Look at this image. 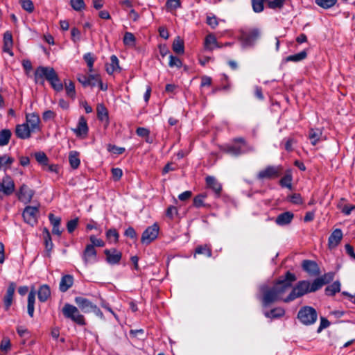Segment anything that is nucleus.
<instances>
[{
  "label": "nucleus",
  "mask_w": 355,
  "mask_h": 355,
  "mask_svg": "<svg viewBox=\"0 0 355 355\" xmlns=\"http://www.w3.org/2000/svg\"><path fill=\"white\" fill-rule=\"evenodd\" d=\"M294 218V214L291 211H285L279 214L276 219L275 223L279 226H284L291 223Z\"/></svg>",
  "instance_id": "20"
},
{
  "label": "nucleus",
  "mask_w": 355,
  "mask_h": 355,
  "mask_svg": "<svg viewBox=\"0 0 355 355\" xmlns=\"http://www.w3.org/2000/svg\"><path fill=\"white\" fill-rule=\"evenodd\" d=\"M15 132L17 138L26 139L31 137L33 131L29 128L28 123H24L16 125Z\"/></svg>",
  "instance_id": "17"
},
{
  "label": "nucleus",
  "mask_w": 355,
  "mask_h": 355,
  "mask_svg": "<svg viewBox=\"0 0 355 355\" xmlns=\"http://www.w3.org/2000/svg\"><path fill=\"white\" fill-rule=\"evenodd\" d=\"M108 151L116 154V155H121L125 152V148L123 147H118L115 145H111L109 144L107 146Z\"/></svg>",
  "instance_id": "57"
},
{
  "label": "nucleus",
  "mask_w": 355,
  "mask_h": 355,
  "mask_svg": "<svg viewBox=\"0 0 355 355\" xmlns=\"http://www.w3.org/2000/svg\"><path fill=\"white\" fill-rule=\"evenodd\" d=\"M0 349L1 350L6 352L10 349V341L8 338L6 337L3 338L1 342Z\"/></svg>",
  "instance_id": "60"
},
{
  "label": "nucleus",
  "mask_w": 355,
  "mask_h": 355,
  "mask_svg": "<svg viewBox=\"0 0 355 355\" xmlns=\"http://www.w3.org/2000/svg\"><path fill=\"white\" fill-rule=\"evenodd\" d=\"M44 78L49 82L55 91L61 92L63 89V85L53 68L40 66L36 69L35 71V83L43 85Z\"/></svg>",
  "instance_id": "2"
},
{
  "label": "nucleus",
  "mask_w": 355,
  "mask_h": 355,
  "mask_svg": "<svg viewBox=\"0 0 355 355\" xmlns=\"http://www.w3.org/2000/svg\"><path fill=\"white\" fill-rule=\"evenodd\" d=\"M46 234L44 236V244H45V254L48 257H51V252L53 248V243L51 240V237L49 232L45 229Z\"/></svg>",
  "instance_id": "31"
},
{
  "label": "nucleus",
  "mask_w": 355,
  "mask_h": 355,
  "mask_svg": "<svg viewBox=\"0 0 355 355\" xmlns=\"http://www.w3.org/2000/svg\"><path fill=\"white\" fill-rule=\"evenodd\" d=\"M15 189V182L12 178L8 175L5 176L0 182V198L2 199L4 196L12 194Z\"/></svg>",
  "instance_id": "9"
},
{
  "label": "nucleus",
  "mask_w": 355,
  "mask_h": 355,
  "mask_svg": "<svg viewBox=\"0 0 355 355\" xmlns=\"http://www.w3.org/2000/svg\"><path fill=\"white\" fill-rule=\"evenodd\" d=\"M71 40L74 42H77L80 39V31L76 27H73L71 30Z\"/></svg>",
  "instance_id": "61"
},
{
  "label": "nucleus",
  "mask_w": 355,
  "mask_h": 355,
  "mask_svg": "<svg viewBox=\"0 0 355 355\" xmlns=\"http://www.w3.org/2000/svg\"><path fill=\"white\" fill-rule=\"evenodd\" d=\"M207 187L213 190L216 196L218 198L222 191V185L213 176H207L205 178Z\"/></svg>",
  "instance_id": "19"
},
{
  "label": "nucleus",
  "mask_w": 355,
  "mask_h": 355,
  "mask_svg": "<svg viewBox=\"0 0 355 355\" xmlns=\"http://www.w3.org/2000/svg\"><path fill=\"white\" fill-rule=\"evenodd\" d=\"M78 218H76L67 222V229L69 233H72L76 229L78 225Z\"/></svg>",
  "instance_id": "56"
},
{
  "label": "nucleus",
  "mask_w": 355,
  "mask_h": 355,
  "mask_svg": "<svg viewBox=\"0 0 355 355\" xmlns=\"http://www.w3.org/2000/svg\"><path fill=\"white\" fill-rule=\"evenodd\" d=\"M51 296L50 287L47 284L42 285L37 291L38 300L40 302H45Z\"/></svg>",
  "instance_id": "25"
},
{
  "label": "nucleus",
  "mask_w": 355,
  "mask_h": 355,
  "mask_svg": "<svg viewBox=\"0 0 355 355\" xmlns=\"http://www.w3.org/2000/svg\"><path fill=\"white\" fill-rule=\"evenodd\" d=\"M217 40L214 34H209L205 40V49L209 51H213L214 48H217Z\"/></svg>",
  "instance_id": "29"
},
{
  "label": "nucleus",
  "mask_w": 355,
  "mask_h": 355,
  "mask_svg": "<svg viewBox=\"0 0 355 355\" xmlns=\"http://www.w3.org/2000/svg\"><path fill=\"white\" fill-rule=\"evenodd\" d=\"M207 197V193L204 192L196 196L193 200V205L196 208L209 207L210 205L205 204L204 200Z\"/></svg>",
  "instance_id": "30"
},
{
  "label": "nucleus",
  "mask_w": 355,
  "mask_h": 355,
  "mask_svg": "<svg viewBox=\"0 0 355 355\" xmlns=\"http://www.w3.org/2000/svg\"><path fill=\"white\" fill-rule=\"evenodd\" d=\"M78 80L83 85L84 87L91 86L94 87L95 83H92V80H99L98 75H93L91 74L89 76H86L84 74H78Z\"/></svg>",
  "instance_id": "21"
},
{
  "label": "nucleus",
  "mask_w": 355,
  "mask_h": 355,
  "mask_svg": "<svg viewBox=\"0 0 355 355\" xmlns=\"http://www.w3.org/2000/svg\"><path fill=\"white\" fill-rule=\"evenodd\" d=\"M106 236L110 242L117 243L119 235L116 229H110L106 232Z\"/></svg>",
  "instance_id": "50"
},
{
  "label": "nucleus",
  "mask_w": 355,
  "mask_h": 355,
  "mask_svg": "<svg viewBox=\"0 0 355 355\" xmlns=\"http://www.w3.org/2000/svg\"><path fill=\"white\" fill-rule=\"evenodd\" d=\"M302 267L311 277H316L320 274L319 266L314 261L304 260Z\"/></svg>",
  "instance_id": "13"
},
{
  "label": "nucleus",
  "mask_w": 355,
  "mask_h": 355,
  "mask_svg": "<svg viewBox=\"0 0 355 355\" xmlns=\"http://www.w3.org/2000/svg\"><path fill=\"white\" fill-rule=\"evenodd\" d=\"M159 227L157 223H154L148 227L143 232L141 242L143 244L148 245L153 241L158 236Z\"/></svg>",
  "instance_id": "8"
},
{
  "label": "nucleus",
  "mask_w": 355,
  "mask_h": 355,
  "mask_svg": "<svg viewBox=\"0 0 355 355\" xmlns=\"http://www.w3.org/2000/svg\"><path fill=\"white\" fill-rule=\"evenodd\" d=\"M12 133L9 129H3L0 131V146H4L9 143Z\"/></svg>",
  "instance_id": "39"
},
{
  "label": "nucleus",
  "mask_w": 355,
  "mask_h": 355,
  "mask_svg": "<svg viewBox=\"0 0 355 355\" xmlns=\"http://www.w3.org/2000/svg\"><path fill=\"white\" fill-rule=\"evenodd\" d=\"M334 278L332 273H327L313 280L312 284L309 281L302 280L297 283L288 295L284 298V294L292 288L293 283L296 280L295 274L288 271L284 277H281L272 287H263L262 304L268 306L270 304L282 300L290 302L306 293L315 292L320 289L324 284Z\"/></svg>",
  "instance_id": "1"
},
{
  "label": "nucleus",
  "mask_w": 355,
  "mask_h": 355,
  "mask_svg": "<svg viewBox=\"0 0 355 355\" xmlns=\"http://www.w3.org/2000/svg\"><path fill=\"white\" fill-rule=\"evenodd\" d=\"M69 162L72 168H78L80 164L79 153L74 150L71 151L69 155Z\"/></svg>",
  "instance_id": "34"
},
{
  "label": "nucleus",
  "mask_w": 355,
  "mask_h": 355,
  "mask_svg": "<svg viewBox=\"0 0 355 355\" xmlns=\"http://www.w3.org/2000/svg\"><path fill=\"white\" fill-rule=\"evenodd\" d=\"M75 302L85 313L91 312V310L94 305L91 301L83 297H76L75 298Z\"/></svg>",
  "instance_id": "22"
},
{
  "label": "nucleus",
  "mask_w": 355,
  "mask_h": 355,
  "mask_svg": "<svg viewBox=\"0 0 355 355\" xmlns=\"http://www.w3.org/2000/svg\"><path fill=\"white\" fill-rule=\"evenodd\" d=\"M73 277L72 275H63L60 282L59 289L61 292H66L73 286Z\"/></svg>",
  "instance_id": "23"
},
{
  "label": "nucleus",
  "mask_w": 355,
  "mask_h": 355,
  "mask_svg": "<svg viewBox=\"0 0 355 355\" xmlns=\"http://www.w3.org/2000/svg\"><path fill=\"white\" fill-rule=\"evenodd\" d=\"M166 9L173 12L176 10L178 8L181 7V1L180 0H167L166 2Z\"/></svg>",
  "instance_id": "48"
},
{
  "label": "nucleus",
  "mask_w": 355,
  "mask_h": 355,
  "mask_svg": "<svg viewBox=\"0 0 355 355\" xmlns=\"http://www.w3.org/2000/svg\"><path fill=\"white\" fill-rule=\"evenodd\" d=\"M70 5L76 11H81L85 7L84 0H70Z\"/></svg>",
  "instance_id": "53"
},
{
  "label": "nucleus",
  "mask_w": 355,
  "mask_h": 355,
  "mask_svg": "<svg viewBox=\"0 0 355 355\" xmlns=\"http://www.w3.org/2000/svg\"><path fill=\"white\" fill-rule=\"evenodd\" d=\"M74 132L77 135H87L88 132V126L86 119L81 116L79 119L78 126L74 129Z\"/></svg>",
  "instance_id": "28"
},
{
  "label": "nucleus",
  "mask_w": 355,
  "mask_h": 355,
  "mask_svg": "<svg viewBox=\"0 0 355 355\" xmlns=\"http://www.w3.org/2000/svg\"><path fill=\"white\" fill-rule=\"evenodd\" d=\"M34 194L35 191L25 184H23L16 193L18 200L25 204L31 201Z\"/></svg>",
  "instance_id": "11"
},
{
  "label": "nucleus",
  "mask_w": 355,
  "mask_h": 355,
  "mask_svg": "<svg viewBox=\"0 0 355 355\" xmlns=\"http://www.w3.org/2000/svg\"><path fill=\"white\" fill-rule=\"evenodd\" d=\"M36 291L32 289L28 295V304L27 311L28 315L32 318L35 311V301Z\"/></svg>",
  "instance_id": "26"
},
{
  "label": "nucleus",
  "mask_w": 355,
  "mask_h": 355,
  "mask_svg": "<svg viewBox=\"0 0 355 355\" xmlns=\"http://www.w3.org/2000/svg\"><path fill=\"white\" fill-rule=\"evenodd\" d=\"M297 318L303 324L311 325L316 322L318 314L313 307L304 306L298 311Z\"/></svg>",
  "instance_id": "7"
},
{
  "label": "nucleus",
  "mask_w": 355,
  "mask_h": 355,
  "mask_svg": "<svg viewBox=\"0 0 355 355\" xmlns=\"http://www.w3.org/2000/svg\"><path fill=\"white\" fill-rule=\"evenodd\" d=\"M82 259L85 266L97 262V252L92 245H86L82 254Z\"/></svg>",
  "instance_id": "10"
},
{
  "label": "nucleus",
  "mask_w": 355,
  "mask_h": 355,
  "mask_svg": "<svg viewBox=\"0 0 355 355\" xmlns=\"http://www.w3.org/2000/svg\"><path fill=\"white\" fill-rule=\"evenodd\" d=\"M28 123L29 128L33 132H39L41 130L40 128V119L37 114L31 113L26 115V123Z\"/></svg>",
  "instance_id": "14"
},
{
  "label": "nucleus",
  "mask_w": 355,
  "mask_h": 355,
  "mask_svg": "<svg viewBox=\"0 0 355 355\" xmlns=\"http://www.w3.org/2000/svg\"><path fill=\"white\" fill-rule=\"evenodd\" d=\"M178 214V209L174 206H170L167 208L166 215L171 219H173Z\"/></svg>",
  "instance_id": "63"
},
{
  "label": "nucleus",
  "mask_w": 355,
  "mask_h": 355,
  "mask_svg": "<svg viewBox=\"0 0 355 355\" xmlns=\"http://www.w3.org/2000/svg\"><path fill=\"white\" fill-rule=\"evenodd\" d=\"M136 133L139 137H148L150 135V130L144 127H139L136 130Z\"/></svg>",
  "instance_id": "59"
},
{
  "label": "nucleus",
  "mask_w": 355,
  "mask_h": 355,
  "mask_svg": "<svg viewBox=\"0 0 355 355\" xmlns=\"http://www.w3.org/2000/svg\"><path fill=\"white\" fill-rule=\"evenodd\" d=\"M284 6V2L281 0H272L268 1V7L272 9L281 8Z\"/></svg>",
  "instance_id": "64"
},
{
  "label": "nucleus",
  "mask_w": 355,
  "mask_h": 355,
  "mask_svg": "<svg viewBox=\"0 0 355 355\" xmlns=\"http://www.w3.org/2000/svg\"><path fill=\"white\" fill-rule=\"evenodd\" d=\"M268 1V0H252V6L254 12H261L263 10L264 3Z\"/></svg>",
  "instance_id": "49"
},
{
  "label": "nucleus",
  "mask_w": 355,
  "mask_h": 355,
  "mask_svg": "<svg viewBox=\"0 0 355 355\" xmlns=\"http://www.w3.org/2000/svg\"><path fill=\"white\" fill-rule=\"evenodd\" d=\"M13 45L12 35L10 31H6L3 34V51L9 53L10 55H13V53L11 50Z\"/></svg>",
  "instance_id": "24"
},
{
  "label": "nucleus",
  "mask_w": 355,
  "mask_h": 355,
  "mask_svg": "<svg viewBox=\"0 0 355 355\" xmlns=\"http://www.w3.org/2000/svg\"><path fill=\"white\" fill-rule=\"evenodd\" d=\"M338 208H339L340 209H341V211L345 214V215H349L352 212V211L353 209H355V206L354 205H343L341 202H340L338 204Z\"/></svg>",
  "instance_id": "54"
},
{
  "label": "nucleus",
  "mask_w": 355,
  "mask_h": 355,
  "mask_svg": "<svg viewBox=\"0 0 355 355\" xmlns=\"http://www.w3.org/2000/svg\"><path fill=\"white\" fill-rule=\"evenodd\" d=\"M173 50L178 54H183L184 52V42L180 37H177L173 43Z\"/></svg>",
  "instance_id": "38"
},
{
  "label": "nucleus",
  "mask_w": 355,
  "mask_h": 355,
  "mask_svg": "<svg viewBox=\"0 0 355 355\" xmlns=\"http://www.w3.org/2000/svg\"><path fill=\"white\" fill-rule=\"evenodd\" d=\"M66 94L68 96L74 98L76 96V90L74 83L71 80L64 82Z\"/></svg>",
  "instance_id": "46"
},
{
  "label": "nucleus",
  "mask_w": 355,
  "mask_h": 355,
  "mask_svg": "<svg viewBox=\"0 0 355 355\" xmlns=\"http://www.w3.org/2000/svg\"><path fill=\"white\" fill-rule=\"evenodd\" d=\"M260 30L253 28L248 30H241L239 40L243 49L250 48L254 46L260 37Z\"/></svg>",
  "instance_id": "3"
},
{
  "label": "nucleus",
  "mask_w": 355,
  "mask_h": 355,
  "mask_svg": "<svg viewBox=\"0 0 355 355\" xmlns=\"http://www.w3.org/2000/svg\"><path fill=\"white\" fill-rule=\"evenodd\" d=\"M14 161V158L7 155L0 156V170L3 169L6 171L7 168L10 167Z\"/></svg>",
  "instance_id": "37"
},
{
  "label": "nucleus",
  "mask_w": 355,
  "mask_h": 355,
  "mask_svg": "<svg viewBox=\"0 0 355 355\" xmlns=\"http://www.w3.org/2000/svg\"><path fill=\"white\" fill-rule=\"evenodd\" d=\"M83 59L87 63L88 67V69L89 72H92L94 71V63L95 62V58L92 53H87L83 55Z\"/></svg>",
  "instance_id": "47"
},
{
  "label": "nucleus",
  "mask_w": 355,
  "mask_h": 355,
  "mask_svg": "<svg viewBox=\"0 0 355 355\" xmlns=\"http://www.w3.org/2000/svg\"><path fill=\"white\" fill-rule=\"evenodd\" d=\"M307 56L306 51H302L295 55H291L286 58V62H300L305 59Z\"/></svg>",
  "instance_id": "45"
},
{
  "label": "nucleus",
  "mask_w": 355,
  "mask_h": 355,
  "mask_svg": "<svg viewBox=\"0 0 355 355\" xmlns=\"http://www.w3.org/2000/svg\"><path fill=\"white\" fill-rule=\"evenodd\" d=\"M21 6L22 8L29 13H31L34 10V4L31 0H20Z\"/></svg>",
  "instance_id": "52"
},
{
  "label": "nucleus",
  "mask_w": 355,
  "mask_h": 355,
  "mask_svg": "<svg viewBox=\"0 0 355 355\" xmlns=\"http://www.w3.org/2000/svg\"><path fill=\"white\" fill-rule=\"evenodd\" d=\"M106 256V261L109 264H118L122 257V253L115 248L106 249L104 250Z\"/></svg>",
  "instance_id": "15"
},
{
  "label": "nucleus",
  "mask_w": 355,
  "mask_h": 355,
  "mask_svg": "<svg viewBox=\"0 0 355 355\" xmlns=\"http://www.w3.org/2000/svg\"><path fill=\"white\" fill-rule=\"evenodd\" d=\"M123 44L130 47H134L136 44V38L130 32H125L123 39Z\"/></svg>",
  "instance_id": "40"
},
{
  "label": "nucleus",
  "mask_w": 355,
  "mask_h": 355,
  "mask_svg": "<svg viewBox=\"0 0 355 355\" xmlns=\"http://www.w3.org/2000/svg\"><path fill=\"white\" fill-rule=\"evenodd\" d=\"M207 24L213 29L216 28L218 25V21L216 16H207Z\"/></svg>",
  "instance_id": "58"
},
{
  "label": "nucleus",
  "mask_w": 355,
  "mask_h": 355,
  "mask_svg": "<svg viewBox=\"0 0 355 355\" xmlns=\"http://www.w3.org/2000/svg\"><path fill=\"white\" fill-rule=\"evenodd\" d=\"M322 132L319 129H311L309 130V137L312 145L315 146L320 140Z\"/></svg>",
  "instance_id": "41"
},
{
  "label": "nucleus",
  "mask_w": 355,
  "mask_h": 355,
  "mask_svg": "<svg viewBox=\"0 0 355 355\" xmlns=\"http://www.w3.org/2000/svg\"><path fill=\"white\" fill-rule=\"evenodd\" d=\"M36 161L42 166L48 165L49 158L44 152H37L34 155Z\"/></svg>",
  "instance_id": "44"
},
{
  "label": "nucleus",
  "mask_w": 355,
  "mask_h": 355,
  "mask_svg": "<svg viewBox=\"0 0 355 355\" xmlns=\"http://www.w3.org/2000/svg\"><path fill=\"white\" fill-rule=\"evenodd\" d=\"M283 166L282 165H268L257 174L259 180H275L282 175Z\"/></svg>",
  "instance_id": "6"
},
{
  "label": "nucleus",
  "mask_w": 355,
  "mask_h": 355,
  "mask_svg": "<svg viewBox=\"0 0 355 355\" xmlns=\"http://www.w3.org/2000/svg\"><path fill=\"white\" fill-rule=\"evenodd\" d=\"M119 69V59L115 55H112L110 57V63L106 66V71L109 74H112Z\"/></svg>",
  "instance_id": "35"
},
{
  "label": "nucleus",
  "mask_w": 355,
  "mask_h": 355,
  "mask_svg": "<svg viewBox=\"0 0 355 355\" xmlns=\"http://www.w3.org/2000/svg\"><path fill=\"white\" fill-rule=\"evenodd\" d=\"M340 291V283L338 281L333 282L331 284L326 287L325 294L329 296H334L336 293Z\"/></svg>",
  "instance_id": "36"
},
{
  "label": "nucleus",
  "mask_w": 355,
  "mask_h": 355,
  "mask_svg": "<svg viewBox=\"0 0 355 355\" xmlns=\"http://www.w3.org/2000/svg\"><path fill=\"white\" fill-rule=\"evenodd\" d=\"M204 254L207 257H211V248L208 245H198L195 250V254Z\"/></svg>",
  "instance_id": "42"
},
{
  "label": "nucleus",
  "mask_w": 355,
  "mask_h": 355,
  "mask_svg": "<svg viewBox=\"0 0 355 355\" xmlns=\"http://www.w3.org/2000/svg\"><path fill=\"white\" fill-rule=\"evenodd\" d=\"M337 1L338 0H315V4L324 9H329L334 7Z\"/></svg>",
  "instance_id": "43"
},
{
  "label": "nucleus",
  "mask_w": 355,
  "mask_h": 355,
  "mask_svg": "<svg viewBox=\"0 0 355 355\" xmlns=\"http://www.w3.org/2000/svg\"><path fill=\"white\" fill-rule=\"evenodd\" d=\"M343 238V232L340 229L334 230L328 239V245L330 249L335 248L340 243Z\"/></svg>",
  "instance_id": "18"
},
{
  "label": "nucleus",
  "mask_w": 355,
  "mask_h": 355,
  "mask_svg": "<svg viewBox=\"0 0 355 355\" xmlns=\"http://www.w3.org/2000/svg\"><path fill=\"white\" fill-rule=\"evenodd\" d=\"M38 212L39 209L37 207H26L22 214L24 221L33 226L37 223V214Z\"/></svg>",
  "instance_id": "12"
},
{
  "label": "nucleus",
  "mask_w": 355,
  "mask_h": 355,
  "mask_svg": "<svg viewBox=\"0 0 355 355\" xmlns=\"http://www.w3.org/2000/svg\"><path fill=\"white\" fill-rule=\"evenodd\" d=\"M182 62L180 58L176 56L171 55L169 56L168 66L171 68L176 67L178 69L181 68Z\"/></svg>",
  "instance_id": "51"
},
{
  "label": "nucleus",
  "mask_w": 355,
  "mask_h": 355,
  "mask_svg": "<svg viewBox=\"0 0 355 355\" xmlns=\"http://www.w3.org/2000/svg\"><path fill=\"white\" fill-rule=\"evenodd\" d=\"M233 141L235 144L227 145L225 148V151L230 154L238 156L254 150V147L248 145L243 137H236Z\"/></svg>",
  "instance_id": "4"
},
{
  "label": "nucleus",
  "mask_w": 355,
  "mask_h": 355,
  "mask_svg": "<svg viewBox=\"0 0 355 355\" xmlns=\"http://www.w3.org/2000/svg\"><path fill=\"white\" fill-rule=\"evenodd\" d=\"M62 312L64 318L70 319L77 324L80 326L86 324L84 315L80 314L76 306L67 303L62 307Z\"/></svg>",
  "instance_id": "5"
},
{
  "label": "nucleus",
  "mask_w": 355,
  "mask_h": 355,
  "mask_svg": "<svg viewBox=\"0 0 355 355\" xmlns=\"http://www.w3.org/2000/svg\"><path fill=\"white\" fill-rule=\"evenodd\" d=\"M16 288L15 282H10L8 286L6 295L3 297V306L5 310L8 311L11 306L13 301L14 294Z\"/></svg>",
  "instance_id": "16"
},
{
  "label": "nucleus",
  "mask_w": 355,
  "mask_h": 355,
  "mask_svg": "<svg viewBox=\"0 0 355 355\" xmlns=\"http://www.w3.org/2000/svg\"><path fill=\"white\" fill-rule=\"evenodd\" d=\"M285 314V311L284 309L280 307H277L275 309H271L270 311H266L264 313V315L266 318L275 319V318H279L282 316H284Z\"/></svg>",
  "instance_id": "32"
},
{
  "label": "nucleus",
  "mask_w": 355,
  "mask_h": 355,
  "mask_svg": "<svg viewBox=\"0 0 355 355\" xmlns=\"http://www.w3.org/2000/svg\"><path fill=\"white\" fill-rule=\"evenodd\" d=\"M89 241L91 242L89 245H92L94 248L95 247H103L105 245V242L102 239L96 238L94 235L89 236Z\"/></svg>",
  "instance_id": "55"
},
{
  "label": "nucleus",
  "mask_w": 355,
  "mask_h": 355,
  "mask_svg": "<svg viewBox=\"0 0 355 355\" xmlns=\"http://www.w3.org/2000/svg\"><path fill=\"white\" fill-rule=\"evenodd\" d=\"M112 178L115 181H118L123 175V171L119 168H113L112 169Z\"/></svg>",
  "instance_id": "62"
},
{
  "label": "nucleus",
  "mask_w": 355,
  "mask_h": 355,
  "mask_svg": "<svg viewBox=\"0 0 355 355\" xmlns=\"http://www.w3.org/2000/svg\"><path fill=\"white\" fill-rule=\"evenodd\" d=\"M293 176L291 171H287L284 177L279 180V184L282 187L292 189Z\"/></svg>",
  "instance_id": "33"
},
{
  "label": "nucleus",
  "mask_w": 355,
  "mask_h": 355,
  "mask_svg": "<svg viewBox=\"0 0 355 355\" xmlns=\"http://www.w3.org/2000/svg\"><path fill=\"white\" fill-rule=\"evenodd\" d=\"M97 117L101 121L109 122L108 111L105 106L102 104H98L96 107Z\"/></svg>",
  "instance_id": "27"
}]
</instances>
